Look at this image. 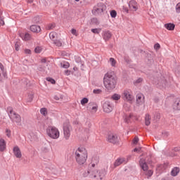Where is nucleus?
Wrapping results in <instances>:
<instances>
[{"instance_id": "0eeeda50", "label": "nucleus", "mask_w": 180, "mask_h": 180, "mask_svg": "<svg viewBox=\"0 0 180 180\" xmlns=\"http://www.w3.org/2000/svg\"><path fill=\"white\" fill-rule=\"evenodd\" d=\"M104 11H106V6L103 3H98L94 7L92 13L93 15H101Z\"/></svg>"}, {"instance_id": "20e7f679", "label": "nucleus", "mask_w": 180, "mask_h": 180, "mask_svg": "<svg viewBox=\"0 0 180 180\" xmlns=\"http://www.w3.org/2000/svg\"><path fill=\"white\" fill-rule=\"evenodd\" d=\"M7 113L9 118L13 123H20V122H22V118L20 117V115L15 112L12 107H8L7 108Z\"/></svg>"}, {"instance_id": "bf43d9fd", "label": "nucleus", "mask_w": 180, "mask_h": 180, "mask_svg": "<svg viewBox=\"0 0 180 180\" xmlns=\"http://www.w3.org/2000/svg\"><path fill=\"white\" fill-rule=\"evenodd\" d=\"M65 72V74H68L70 72L68 70H66Z\"/></svg>"}, {"instance_id": "8fccbe9b", "label": "nucleus", "mask_w": 180, "mask_h": 180, "mask_svg": "<svg viewBox=\"0 0 180 180\" xmlns=\"http://www.w3.org/2000/svg\"><path fill=\"white\" fill-rule=\"evenodd\" d=\"M141 150V148H135L134 149V153H139Z\"/></svg>"}, {"instance_id": "39448f33", "label": "nucleus", "mask_w": 180, "mask_h": 180, "mask_svg": "<svg viewBox=\"0 0 180 180\" xmlns=\"http://www.w3.org/2000/svg\"><path fill=\"white\" fill-rule=\"evenodd\" d=\"M46 134L53 140L60 139V130H58L56 127H49L46 129Z\"/></svg>"}, {"instance_id": "0e129e2a", "label": "nucleus", "mask_w": 180, "mask_h": 180, "mask_svg": "<svg viewBox=\"0 0 180 180\" xmlns=\"http://www.w3.org/2000/svg\"><path fill=\"white\" fill-rule=\"evenodd\" d=\"M0 75H1V73H0Z\"/></svg>"}, {"instance_id": "3c124183", "label": "nucleus", "mask_w": 180, "mask_h": 180, "mask_svg": "<svg viewBox=\"0 0 180 180\" xmlns=\"http://www.w3.org/2000/svg\"><path fill=\"white\" fill-rule=\"evenodd\" d=\"M0 70L1 72H4V65H2V63H0Z\"/></svg>"}, {"instance_id": "423d86ee", "label": "nucleus", "mask_w": 180, "mask_h": 180, "mask_svg": "<svg viewBox=\"0 0 180 180\" xmlns=\"http://www.w3.org/2000/svg\"><path fill=\"white\" fill-rule=\"evenodd\" d=\"M139 165L141 169L144 171L146 176H152L153 174H154V171H153L152 169H148V165H147V162L146 161V159L141 158L139 161Z\"/></svg>"}, {"instance_id": "4be33fe9", "label": "nucleus", "mask_w": 180, "mask_h": 180, "mask_svg": "<svg viewBox=\"0 0 180 180\" xmlns=\"http://www.w3.org/2000/svg\"><path fill=\"white\" fill-rule=\"evenodd\" d=\"M151 123V117H150V115L146 114L145 116V124L146 126H150Z\"/></svg>"}, {"instance_id": "c03bdc74", "label": "nucleus", "mask_w": 180, "mask_h": 180, "mask_svg": "<svg viewBox=\"0 0 180 180\" xmlns=\"http://www.w3.org/2000/svg\"><path fill=\"white\" fill-rule=\"evenodd\" d=\"M71 33H72V34H74V36H78V33H77V30H75V29H72Z\"/></svg>"}, {"instance_id": "cd10ccee", "label": "nucleus", "mask_w": 180, "mask_h": 180, "mask_svg": "<svg viewBox=\"0 0 180 180\" xmlns=\"http://www.w3.org/2000/svg\"><path fill=\"white\" fill-rule=\"evenodd\" d=\"M108 63L110 64V65H112V67H116V64H117V61H116V60H115V58H110V59H109V61H108Z\"/></svg>"}, {"instance_id": "7c9ffc66", "label": "nucleus", "mask_w": 180, "mask_h": 180, "mask_svg": "<svg viewBox=\"0 0 180 180\" xmlns=\"http://www.w3.org/2000/svg\"><path fill=\"white\" fill-rule=\"evenodd\" d=\"M53 98L55 99V101H60V99H63V95L61 94H56L54 96H53Z\"/></svg>"}, {"instance_id": "393cba45", "label": "nucleus", "mask_w": 180, "mask_h": 180, "mask_svg": "<svg viewBox=\"0 0 180 180\" xmlns=\"http://www.w3.org/2000/svg\"><path fill=\"white\" fill-rule=\"evenodd\" d=\"M171 174H172V176H176V175H178V174H179V168H178V167L173 168V169L171 172Z\"/></svg>"}, {"instance_id": "f03ea898", "label": "nucleus", "mask_w": 180, "mask_h": 180, "mask_svg": "<svg viewBox=\"0 0 180 180\" xmlns=\"http://www.w3.org/2000/svg\"><path fill=\"white\" fill-rule=\"evenodd\" d=\"M103 84L105 88L108 91H113L116 88V84H117V79L113 75V72H108L105 74L103 77Z\"/></svg>"}, {"instance_id": "a878e982", "label": "nucleus", "mask_w": 180, "mask_h": 180, "mask_svg": "<svg viewBox=\"0 0 180 180\" xmlns=\"http://www.w3.org/2000/svg\"><path fill=\"white\" fill-rule=\"evenodd\" d=\"M120 98H122V96L120 94H114L111 96V99H112V101H119V100H120Z\"/></svg>"}, {"instance_id": "37998d69", "label": "nucleus", "mask_w": 180, "mask_h": 180, "mask_svg": "<svg viewBox=\"0 0 180 180\" xmlns=\"http://www.w3.org/2000/svg\"><path fill=\"white\" fill-rule=\"evenodd\" d=\"M176 11L177 13H180V3L176 4Z\"/></svg>"}, {"instance_id": "412c9836", "label": "nucleus", "mask_w": 180, "mask_h": 180, "mask_svg": "<svg viewBox=\"0 0 180 180\" xmlns=\"http://www.w3.org/2000/svg\"><path fill=\"white\" fill-rule=\"evenodd\" d=\"M174 110H180V98H176L173 105Z\"/></svg>"}, {"instance_id": "ddd939ff", "label": "nucleus", "mask_w": 180, "mask_h": 180, "mask_svg": "<svg viewBox=\"0 0 180 180\" xmlns=\"http://www.w3.org/2000/svg\"><path fill=\"white\" fill-rule=\"evenodd\" d=\"M107 140L109 143H112V144H117L119 143V138L116 134L108 135Z\"/></svg>"}, {"instance_id": "f8f14e48", "label": "nucleus", "mask_w": 180, "mask_h": 180, "mask_svg": "<svg viewBox=\"0 0 180 180\" xmlns=\"http://www.w3.org/2000/svg\"><path fill=\"white\" fill-rule=\"evenodd\" d=\"M146 101L144 98V95L139 94L136 95V105L137 106H143L144 105Z\"/></svg>"}, {"instance_id": "473e14b6", "label": "nucleus", "mask_w": 180, "mask_h": 180, "mask_svg": "<svg viewBox=\"0 0 180 180\" xmlns=\"http://www.w3.org/2000/svg\"><path fill=\"white\" fill-rule=\"evenodd\" d=\"M110 16H111V18H116V16H117V13L116 12V11H115V10L111 11Z\"/></svg>"}, {"instance_id": "4468645a", "label": "nucleus", "mask_w": 180, "mask_h": 180, "mask_svg": "<svg viewBox=\"0 0 180 180\" xmlns=\"http://www.w3.org/2000/svg\"><path fill=\"white\" fill-rule=\"evenodd\" d=\"M13 153L16 158H22V151L18 146H15L13 149Z\"/></svg>"}, {"instance_id": "2eb2a0df", "label": "nucleus", "mask_w": 180, "mask_h": 180, "mask_svg": "<svg viewBox=\"0 0 180 180\" xmlns=\"http://www.w3.org/2000/svg\"><path fill=\"white\" fill-rule=\"evenodd\" d=\"M112 38V32L110 31H104L103 32V39L105 40V41H108V40H110Z\"/></svg>"}, {"instance_id": "9b49d317", "label": "nucleus", "mask_w": 180, "mask_h": 180, "mask_svg": "<svg viewBox=\"0 0 180 180\" xmlns=\"http://www.w3.org/2000/svg\"><path fill=\"white\" fill-rule=\"evenodd\" d=\"M129 8L131 12H136L139 10V4L134 0H131L129 3Z\"/></svg>"}, {"instance_id": "9d476101", "label": "nucleus", "mask_w": 180, "mask_h": 180, "mask_svg": "<svg viewBox=\"0 0 180 180\" xmlns=\"http://www.w3.org/2000/svg\"><path fill=\"white\" fill-rule=\"evenodd\" d=\"M103 112L110 113L113 110V104L110 101H105L103 105Z\"/></svg>"}, {"instance_id": "f3484780", "label": "nucleus", "mask_w": 180, "mask_h": 180, "mask_svg": "<svg viewBox=\"0 0 180 180\" xmlns=\"http://www.w3.org/2000/svg\"><path fill=\"white\" fill-rule=\"evenodd\" d=\"M89 110L92 113H96V112H98V105H96L95 103L89 104Z\"/></svg>"}, {"instance_id": "79ce46f5", "label": "nucleus", "mask_w": 180, "mask_h": 180, "mask_svg": "<svg viewBox=\"0 0 180 180\" xmlns=\"http://www.w3.org/2000/svg\"><path fill=\"white\" fill-rule=\"evenodd\" d=\"M94 94H101L102 93V90L98 89H94L93 91Z\"/></svg>"}, {"instance_id": "58836bf2", "label": "nucleus", "mask_w": 180, "mask_h": 180, "mask_svg": "<svg viewBox=\"0 0 180 180\" xmlns=\"http://www.w3.org/2000/svg\"><path fill=\"white\" fill-rule=\"evenodd\" d=\"M34 95L33 94H30L28 95V98H27V102H32V101H33V98H34Z\"/></svg>"}, {"instance_id": "680f3d73", "label": "nucleus", "mask_w": 180, "mask_h": 180, "mask_svg": "<svg viewBox=\"0 0 180 180\" xmlns=\"http://www.w3.org/2000/svg\"><path fill=\"white\" fill-rule=\"evenodd\" d=\"M76 1V2H79V0H75Z\"/></svg>"}, {"instance_id": "72a5a7b5", "label": "nucleus", "mask_w": 180, "mask_h": 180, "mask_svg": "<svg viewBox=\"0 0 180 180\" xmlns=\"http://www.w3.org/2000/svg\"><path fill=\"white\" fill-rule=\"evenodd\" d=\"M42 51H43V48H41V46H37L34 49V51L37 53H40V52Z\"/></svg>"}, {"instance_id": "864d4df0", "label": "nucleus", "mask_w": 180, "mask_h": 180, "mask_svg": "<svg viewBox=\"0 0 180 180\" xmlns=\"http://www.w3.org/2000/svg\"><path fill=\"white\" fill-rule=\"evenodd\" d=\"M15 50L16 51H19V45L15 44Z\"/></svg>"}, {"instance_id": "6ab92c4d", "label": "nucleus", "mask_w": 180, "mask_h": 180, "mask_svg": "<svg viewBox=\"0 0 180 180\" xmlns=\"http://www.w3.org/2000/svg\"><path fill=\"white\" fill-rule=\"evenodd\" d=\"M6 149V141H5V139H0V151H5Z\"/></svg>"}, {"instance_id": "bb28decb", "label": "nucleus", "mask_w": 180, "mask_h": 180, "mask_svg": "<svg viewBox=\"0 0 180 180\" xmlns=\"http://www.w3.org/2000/svg\"><path fill=\"white\" fill-rule=\"evenodd\" d=\"M133 119V115H126L124 117V122L125 123H130Z\"/></svg>"}, {"instance_id": "5fc2aeb1", "label": "nucleus", "mask_w": 180, "mask_h": 180, "mask_svg": "<svg viewBox=\"0 0 180 180\" xmlns=\"http://www.w3.org/2000/svg\"><path fill=\"white\" fill-rule=\"evenodd\" d=\"M46 58H43L41 60V63H46Z\"/></svg>"}, {"instance_id": "a211bd4d", "label": "nucleus", "mask_w": 180, "mask_h": 180, "mask_svg": "<svg viewBox=\"0 0 180 180\" xmlns=\"http://www.w3.org/2000/svg\"><path fill=\"white\" fill-rule=\"evenodd\" d=\"M20 37L22 40H24V41H29V40L32 39V36L29 33L21 34Z\"/></svg>"}, {"instance_id": "052dcab7", "label": "nucleus", "mask_w": 180, "mask_h": 180, "mask_svg": "<svg viewBox=\"0 0 180 180\" xmlns=\"http://www.w3.org/2000/svg\"><path fill=\"white\" fill-rule=\"evenodd\" d=\"M172 157H175V154L171 155Z\"/></svg>"}, {"instance_id": "6e6d98bb", "label": "nucleus", "mask_w": 180, "mask_h": 180, "mask_svg": "<svg viewBox=\"0 0 180 180\" xmlns=\"http://www.w3.org/2000/svg\"><path fill=\"white\" fill-rule=\"evenodd\" d=\"M28 4H32L33 0H27Z\"/></svg>"}, {"instance_id": "a19ab883", "label": "nucleus", "mask_w": 180, "mask_h": 180, "mask_svg": "<svg viewBox=\"0 0 180 180\" xmlns=\"http://www.w3.org/2000/svg\"><path fill=\"white\" fill-rule=\"evenodd\" d=\"M139 143V137L136 136L133 140V144L134 146H137V143Z\"/></svg>"}, {"instance_id": "ea45409f", "label": "nucleus", "mask_w": 180, "mask_h": 180, "mask_svg": "<svg viewBox=\"0 0 180 180\" xmlns=\"http://www.w3.org/2000/svg\"><path fill=\"white\" fill-rule=\"evenodd\" d=\"M6 135L7 136V137H11V129H6Z\"/></svg>"}, {"instance_id": "c85d7f7f", "label": "nucleus", "mask_w": 180, "mask_h": 180, "mask_svg": "<svg viewBox=\"0 0 180 180\" xmlns=\"http://www.w3.org/2000/svg\"><path fill=\"white\" fill-rule=\"evenodd\" d=\"M49 37L51 40H54L57 37V32H52L49 34Z\"/></svg>"}, {"instance_id": "a18cd8bd", "label": "nucleus", "mask_w": 180, "mask_h": 180, "mask_svg": "<svg viewBox=\"0 0 180 180\" xmlns=\"http://www.w3.org/2000/svg\"><path fill=\"white\" fill-rule=\"evenodd\" d=\"M161 47V46L160 45V44H156L154 46V49L155 50H160V48Z\"/></svg>"}, {"instance_id": "b1692460", "label": "nucleus", "mask_w": 180, "mask_h": 180, "mask_svg": "<svg viewBox=\"0 0 180 180\" xmlns=\"http://www.w3.org/2000/svg\"><path fill=\"white\" fill-rule=\"evenodd\" d=\"M165 27L167 29V30H174V29H175V25L171 23L165 24Z\"/></svg>"}, {"instance_id": "f257e3e1", "label": "nucleus", "mask_w": 180, "mask_h": 180, "mask_svg": "<svg viewBox=\"0 0 180 180\" xmlns=\"http://www.w3.org/2000/svg\"><path fill=\"white\" fill-rule=\"evenodd\" d=\"M99 162V158L94 157L91 160V165L88 170L84 173V176H89L91 179L102 180L106 175V171H101L95 169L96 165Z\"/></svg>"}, {"instance_id": "c756f323", "label": "nucleus", "mask_w": 180, "mask_h": 180, "mask_svg": "<svg viewBox=\"0 0 180 180\" xmlns=\"http://www.w3.org/2000/svg\"><path fill=\"white\" fill-rule=\"evenodd\" d=\"M92 33H94L95 34H99L100 32H102V29L101 28H95V29H91Z\"/></svg>"}, {"instance_id": "13d9d810", "label": "nucleus", "mask_w": 180, "mask_h": 180, "mask_svg": "<svg viewBox=\"0 0 180 180\" xmlns=\"http://www.w3.org/2000/svg\"><path fill=\"white\" fill-rule=\"evenodd\" d=\"M125 12H127V13H129V9H127V8H125Z\"/></svg>"}, {"instance_id": "7ed1b4c3", "label": "nucleus", "mask_w": 180, "mask_h": 180, "mask_svg": "<svg viewBox=\"0 0 180 180\" xmlns=\"http://www.w3.org/2000/svg\"><path fill=\"white\" fill-rule=\"evenodd\" d=\"M75 158L79 165H84L86 162V160H88V150H86V148L84 146L79 147L75 151Z\"/></svg>"}, {"instance_id": "dca6fc26", "label": "nucleus", "mask_w": 180, "mask_h": 180, "mask_svg": "<svg viewBox=\"0 0 180 180\" xmlns=\"http://www.w3.org/2000/svg\"><path fill=\"white\" fill-rule=\"evenodd\" d=\"M30 30L33 33H40V32H41V28L39 25H34L30 27Z\"/></svg>"}, {"instance_id": "de8ad7c7", "label": "nucleus", "mask_w": 180, "mask_h": 180, "mask_svg": "<svg viewBox=\"0 0 180 180\" xmlns=\"http://www.w3.org/2000/svg\"><path fill=\"white\" fill-rule=\"evenodd\" d=\"M47 29H48V30H51V29H54V25L51 24V25H48Z\"/></svg>"}, {"instance_id": "603ef678", "label": "nucleus", "mask_w": 180, "mask_h": 180, "mask_svg": "<svg viewBox=\"0 0 180 180\" xmlns=\"http://www.w3.org/2000/svg\"><path fill=\"white\" fill-rule=\"evenodd\" d=\"M143 82V79L139 78V79H138L136 81V84H140V82Z\"/></svg>"}, {"instance_id": "aec40b11", "label": "nucleus", "mask_w": 180, "mask_h": 180, "mask_svg": "<svg viewBox=\"0 0 180 180\" xmlns=\"http://www.w3.org/2000/svg\"><path fill=\"white\" fill-rule=\"evenodd\" d=\"M125 162L124 158H118L115 160L114 162V168H116V167H119V165H122V164H124Z\"/></svg>"}, {"instance_id": "49530a36", "label": "nucleus", "mask_w": 180, "mask_h": 180, "mask_svg": "<svg viewBox=\"0 0 180 180\" xmlns=\"http://www.w3.org/2000/svg\"><path fill=\"white\" fill-rule=\"evenodd\" d=\"M4 25H5V21L2 18H0V26H4Z\"/></svg>"}, {"instance_id": "e433bc0d", "label": "nucleus", "mask_w": 180, "mask_h": 180, "mask_svg": "<svg viewBox=\"0 0 180 180\" xmlns=\"http://www.w3.org/2000/svg\"><path fill=\"white\" fill-rule=\"evenodd\" d=\"M46 81H48L49 82H51V84H56V80H54V79L51 78V77H46Z\"/></svg>"}, {"instance_id": "4c0bfd02", "label": "nucleus", "mask_w": 180, "mask_h": 180, "mask_svg": "<svg viewBox=\"0 0 180 180\" xmlns=\"http://www.w3.org/2000/svg\"><path fill=\"white\" fill-rule=\"evenodd\" d=\"M54 44H56V46H57L58 47H61V46H63V43L59 40H56L54 42Z\"/></svg>"}, {"instance_id": "2f4dec72", "label": "nucleus", "mask_w": 180, "mask_h": 180, "mask_svg": "<svg viewBox=\"0 0 180 180\" xmlns=\"http://www.w3.org/2000/svg\"><path fill=\"white\" fill-rule=\"evenodd\" d=\"M61 67H63V68H69L70 63H68V62L63 63H61Z\"/></svg>"}, {"instance_id": "5701e85b", "label": "nucleus", "mask_w": 180, "mask_h": 180, "mask_svg": "<svg viewBox=\"0 0 180 180\" xmlns=\"http://www.w3.org/2000/svg\"><path fill=\"white\" fill-rule=\"evenodd\" d=\"M165 168H167V165L165 163H164V164L158 165L157 166L156 169L159 172H161V171H164V169H165Z\"/></svg>"}, {"instance_id": "c9c22d12", "label": "nucleus", "mask_w": 180, "mask_h": 180, "mask_svg": "<svg viewBox=\"0 0 180 180\" xmlns=\"http://www.w3.org/2000/svg\"><path fill=\"white\" fill-rule=\"evenodd\" d=\"M89 100L86 98H84L83 99H82L81 101V105H86V103H88Z\"/></svg>"}, {"instance_id": "f704fd0d", "label": "nucleus", "mask_w": 180, "mask_h": 180, "mask_svg": "<svg viewBox=\"0 0 180 180\" xmlns=\"http://www.w3.org/2000/svg\"><path fill=\"white\" fill-rule=\"evenodd\" d=\"M40 112L44 115L46 116L47 115V109L46 108H41L40 110Z\"/></svg>"}, {"instance_id": "09e8293b", "label": "nucleus", "mask_w": 180, "mask_h": 180, "mask_svg": "<svg viewBox=\"0 0 180 180\" xmlns=\"http://www.w3.org/2000/svg\"><path fill=\"white\" fill-rule=\"evenodd\" d=\"M25 54H32V51L30 49H25Z\"/></svg>"}, {"instance_id": "4d7b16f0", "label": "nucleus", "mask_w": 180, "mask_h": 180, "mask_svg": "<svg viewBox=\"0 0 180 180\" xmlns=\"http://www.w3.org/2000/svg\"><path fill=\"white\" fill-rule=\"evenodd\" d=\"M174 151H179V148H175Z\"/></svg>"}, {"instance_id": "1a4fd4ad", "label": "nucleus", "mask_w": 180, "mask_h": 180, "mask_svg": "<svg viewBox=\"0 0 180 180\" xmlns=\"http://www.w3.org/2000/svg\"><path fill=\"white\" fill-rule=\"evenodd\" d=\"M63 135L64 139L70 140V137L71 136V125L68 123L64 124L63 125Z\"/></svg>"}, {"instance_id": "e2e57ef3", "label": "nucleus", "mask_w": 180, "mask_h": 180, "mask_svg": "<svg viewBox=\"0 0 180 180\" xmlns=\"http://www.w3.org/2000/svg\"><path fill=\"white\" fill-rule=\"evenodd\" d=\"M148 162H149V164H150V162H151V161H150V160H148Z\"/></svg>"}, {"instance_id": "6e6552de", "label": "nucleus", "mask_w": 180, "mask_h": 180, "mask_svg": "<svg viewBox=\"0 0 180 180\" xmlns=\"http://www.w3.org/2000/svg\"><path fill=\"white\" fill-rule=\"evenodd\" d=\"M122 98L127 102L131 103L134 100V96L131 95V92L129 90H124L122 94Z\"/></svg>"}]
</instances>
